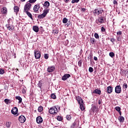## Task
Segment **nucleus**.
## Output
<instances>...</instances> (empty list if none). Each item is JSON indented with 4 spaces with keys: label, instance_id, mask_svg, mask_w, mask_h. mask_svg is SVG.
Segmentation results:
<instances>
[{
    "label": "nucleus",
    "instance_id": "obj_12",
    "mask_svg": "<svg viewBox=\"0 0 128 128\" xmlns=\"http://www.w3.org/2000/svg\"><path fill=\"white\" fill-rule=\"evenodd\" d=\"M40 8V4H36L34 6L33 10L34 12H38V10Z\"/></svg>",
    "mask_w": 128,
    "mask_h": 128
},
{
    "label": "nucleus",
    "instance_id": "obj_23",
    "mask_svg": "<svg viewBox=\"0 0 128 128\" xmlns=\"http://www.w3.org/2000/svg\"><path fill=\"white\" fill-rule=\"evenodd\" d=\"M4 102L6 104H8L12 103V100L6 98L4 99Z\"/></svg>",
    "mask_w": 128,
    "mask_h": 128
},
{
    "label": "nucleus",
    "instance_id": "obj_42",
    "mask_svg": "<svg viewBox=\"0 0 128 128\" xmlns=\"http://www.w3.org/2000/svg\"><path fill=\"white\" fill-rule=\"evenodd\" d=\"M88 70L90 72H94V68H92V67H90Z\"/></svg>",
    "mask_w": 128,
    "mask_h": 128
},
{
    "label": "nucleus",
    "instance_id": "obj_2",
    "mask_svg": "<svg viewBox=\"0 0 128 128\" xmlns=\"http://www.w3.org/2000/svg\"><path fill=\"white\" fill-rule=\"evenodd\" d=\"M48 12H50V9H44L42 11V14L38 16V20H42V18H44Z\"/></svg>",
    "mask_w": 128,
    "mask_h": 128
},
{
    "label": "nucleus",
    "instance_id": "obj_4",
    "mask_svg": "<svg viewBox=\"0 0 128 128\" xmlns=\"http://www.w3.org/2000/svg\"><path fill=\"white\" fill-rule=\"evenodd\" d=\"M77 100L80 104V110H84L85 108L84 106V100H82L80 97H78Z\"/></svg>",
    "mask_w": 128,
    "mask_h": 128
},
{
    "label": "nucleus",
    "instance_id": "obj_7",
    "mask_svg": "<svg viewBox=\"0 0 128 128\" xmlns=\"http://www.w3.org/2000/svg\"><path fill=\"white\" fill-rule=\"evenodd\" d=\"M34 57L36 58V60H38L39 58H40V52L38 50H35L34 51Z\"/></svg>",
    "mask_w": 128,
    "mask_h": 128
},
{
    "label": "nucleus",
    "instance_id": "obj_63",
    "mask_svg": "<svg viewBox=\"0 0 128 128\" xmlns=\"http://www.w3.org/2000/svg\"><path fill=\"white\" fill-rule=\"evenodd\" d=\"M16 70H18V69L16 68Z\"/></svg>",
    "mask_w": 128,
    "mask_h": 128
},
{
    "label": "nucleus",
    "instance_id": "obj_62",
    "mask_svg": "<svg viewBox=\"0 0 128 128\" xmlns=\"http://www.w3.org/2000/svg\"><path fill=\"white\" fill-rule=\"evenodd\" d=\"M110 41H111V42H112V38H111V39H110Z\"/></svg>",
    "mask_w": 128,
    "mask_h": 128
},
{
    "label": "nucleus",
    "instance_id": "obj_3",
    "mask_svg": "<svg viewBox=\"0 0 128 128\" xmlns=\"http://www.w3.org/2000/svg\"><path fill=\"white\" fill-rule=\"evenodd\" d=\"M106 22V17L104 16H100L96 20V24L98 26H100V24H104Z\"/></svg>",
    "mask_w": 128,
    "mask_h": 128
},
{
    "label": "nucleus",
    "instance_id": "obj_34",
    "mask_svg": "<svg viewBox=\"0 0 128 128\" xmlns=\"http://www.w3.org/2000/svg\"><path fill=\"white\" fill-rule=\"evenodd\" d=\"M66 118L68 120H72V116H70V115H67Z\"/></svg>",
    "mask_w": 128,
    "mask_h": 128
},
{
    "label": "nucleus",
    "instance_id": "obj_38",
    "mask_svg": "<svg viewBox=\"0 0 128 128\" xmlns=\"http://www.w3.org/2000/svg\"><path fill=\"white\" fill-rule=\"evenodd\" d=\"M48 56H48V54H44V58L45 60H48Z\"/></svg>",
    "mask_w": 128,
    "mask_h": 128
},
{
    "label": "nucleus",
    "instance_id": "obj_51",
    "mask_svg": "<svg viewBox=\"0 0 128 128\" xmlns=\"http://www.w3.org/2000/svg\"><path fill=\"white\" fill-rule=\"evenodd\" d=\"M72 0H64V2H66V4H68V2H70Z\"/></svg>",
    "mask_w": 128,
    "mask_h": 128
},
{
    "label": "nucleus",
    "instance_id": "obj_5",
    "mask_svg": "<svg viewBox=\"0 0 128 128\" xmlns=\"http://www.w3.org/2000/svg\"><path fill=\"white\" fill-rule=\"evenodd\" d=\"M31 8H32V4H30V3H29L28 2H26L24 6V12L30 10Z\"/></svg>",
    "mask_w": 128,
    "mask_h": 128
},
{
    "label": "nucleus",
    "instance_id": "obj_41",
    "mask_svg": "<svg viewBox=\"0 0 128 128\" xmlns=\"http://www.w3.org/2000/svg\"><path fill=\"white\" fill-rule=\"evenodd\" d=\"M88 60H92V54H90V56L88 58Z\"/></svg>",
    "mask_w": 128,
    "mask_h": 128
},
{
    "label": "nucleus",
    "instance_id": "obj_15",
    "mask_svg": "<svg viewBox=\"0 0 128 128\" xmlns=\"http://www.w3.org/2000/svg\"><path fill=\"white\" fill-rule=\"evenodd\" d=\"M36 122L37 124H42L43 122L42 118V116L37 117L36 118Z\"/></svg>",
    "mask_w": 128,
    "mask_h": 128
},
{
    "label": "nucleus",
    "instance_id": "obj_25",
    "mask_svg": "<svg viewBox=\"0 0 128 128\" xmlns=\"http://www.w3.org/2000/svg\"><path fill=\"white\" fill-rule=\"evenodd\" d=\"M118 120L120 122H124V118L122 116H120Z\"/></svg>",
    "mask_w": 128,
    "mask_h": 128
},
{
    "label": "nucleus",
    "instance_id": "obj_31",
    "mask_svg": "<svg viewBox=\"0 0 128 128\" xmlns=\"http://www.w3.org/2000/svg\"><path fill=\"white\" fill-rule=\"evenodd\" d=\"M36 2V0H29L28 2H29V4H34Z\"/></svg>",
    "mask_w": 128,
    "mask_h": 128
},
{
    "label": "nucleus",
    "instance_id": "obj_39",
    "mask_svg": "<svg viewBox=\"0 0 128 128\" xmlns=\"http://www.w3.org/2000/svg\"><path fill=\"white\" fill-rule=\"evenodd\" d=\"M4 74V70L3 69L0 68V74Z\"/></svg>",
    "mask_w": 128,
    "mask_h": 128
},
{
    "label": "nucleus",
    "instance_id": "obj_22",
    "mask_svg": "<svg viewBox=\"0 0 128 128\" xmlns=\"http://www.w3.org/2000/svg\"><path fill=\"white\" fill-rule=\"evenodd\" d=\"M101 92L100 90L98 89H96L94 91H93V94H100Z\"/></svg>",
    "mask_w": 128,
    "mask_h": 128
},
{
    "label": "nucleus",
    "instance_id": "obj_60",
    "mask_svg": "<svg viewBox=\"0 0 128 128\" xmlns=\"http://www.w3.org/2000/svg\"><path fill=\"white\" fill-rule=\"evenodd\" d=\"M94 108H96V106H94L93 107L92 110H94Z\"/></svg>",
    "mask_w": 128,
    "mask_h": 128
},
{
    "label": "nucleus",
    "instance_id": "obj_24",
    "mask_svg": "<svg viewBox=\"0 0 128 128\" xmlns=\"http://www.w3.org/2000/svg\"><path fill=\"white\" fill-rule=\"evenodd\" d=\"M16 100H19L18 104H20L22 100V98H21V97L20 96H16Z\"/></svg>",
    "mask_w": 128,
    "mask_h": 128
},
{
    "label": "nucleus",
    "instance_id": "obj_54",
    "mask_svg": "<svg viewBox=\"0 0 128 128\" xmlns=\"http://www.w3.org/2000/svg\"><path fill=\"white\" fill-rule=\"evenodd\" d=\"M10 22H12V18H10L8 20V24H10Z\"/></svg>",
    "mask_w": 128,
    "mask_h": 128
},
{
    "label": "nucleus",
    "instance_id": "obj_8",
    "mask_svg": "<svg viewBox=\"0 0 128 128\" xmlns=\"http://www.w3.org/2000/svg\"><path fill=\"white\" fill-rule=\"evenodd\" d=\"M54 70H56V67L54 66H48L47 68V71L48 72H52L54 71Z\"/></svg>",
    "mask_w": 128,
    "mask_h": 128
},
{
    "label": "nucleus",
    "instance_id": "obj_58",
    "mask_svg": "<svg viewBox=\"0 0 128 128\" xmlns=\"http://www.w3.org/2000/svg\"><path fill=\"white\" fill-rule=\"evenodd\" d=\"M118 112L119 113V114L120 115V116H122V112L120 110V111H119V112Z\"/></svg>",
    "mask_w": 128,
    "mask_h": 128
},
{
    "label": "nucleus",
    "instance_id": "obj_52",
    "mask_svg": "<svg viewBox=\"0 0 128 128\" xmlns=\"http://www.w3.org/2000/svg\"><path fill=\"white\" fill-rule=\"evenodd\" d=\"M109 56H110L111 58H112V52H110L109 54Z\"/></svg>",
    "mask_w": 128,
    "mask_h": 128
},
{
    "label": "nucleus",
    "instance_id": "obj_55",
    "mask_svg": "<svg viewBox=\"0 0 128 128\" xmlns=\"http://www.w3.org/2000/svg\"><path fill=\"white\" fill-rule=\"evenodd\" d=\"M86 8H82V10H82V12H86Z\"/></svg>",
    "mask_w": 128,
    "mask_h": 128
},
{
    "label": "nucleus",
    "instance_id": "obj_9",
    "mask_svg": "<svg viewBox=\"0 0 128 128\" xmlns=\"http://www.w3.org/2000/svg\"><path fill=\"white\" fill-rule=\"evenodd\" d=\"M115 92L116 94H120L122 92V87L120 86H117L115 88Z\"/></svg>",
    "mask_w": 128,
    "mask_h": 128
},
{
    "label": "nucleus",
    "instance_id": "obj_32",
    "mask_svg": "<svg viewBox=\"0 0 128 128\" xmlns=\"http://www.w3.org/2000/svg\"><path fill=\"white\" fill-rule=\"evenodd\" d=\"M90 42L91 44H94L96 41H95V40L94 38H90Z\"/></svg>",
    "mask_w": 128,
    "mask_h": 128
},
{
    "label": "nucleus",
    "instance_id": "obj_48",
    "mask_svg": "<svg viewBox=\"0 0 128 128\" xmlns=\"http://www.w3.org/2000/svg\"><path fill=\"white\" fill-rule=\"evenodd\" d=\"M98 104H102V100H100L98 102Z\"/></svg>",
    "mask_w": 128,
    "mask_h": 128
},
{
    "label": "nucleus",
    "instance_id": "obj_37",
    "mask_svg": "<svg viewBox=\"0 0 128 128\" xmlns=\"http://www.w3.org/2000/svg\"><path fill=\"white\" fill-rule=\"evenodd\" d=\"M123 88L126 90V88H128V84H126V83H124L123 84Z\"/></svg>",
    "mask_w": 128,
    "mask_h": 128
},
{
    "label": "nucleus",
    "instance_id": "obj_6",
    "mask_svg": "<svg viewBox=\"0 0 128 128\" xmlns=\"http://www.w3.org/2000/svg\"><path fill=\"white\" fill-rule=\"evenodd\" d=\"M104 12V10H102V8H100L98 9H95L94 10V14L96 16H98L99 14H102V12Z\"/></svg>",
    "mask_w": 128,
    "mask_h": 128
},
{
    "label": "nucleus",
    "instance_id": "obj_35",
    "mask_svg": "<svg viewBox=\"0 0 128 128\" xmlns=\"http://www.w3.org/2000/svg\"><path fill=\"white\" fill-rule=\"evenodd\" d=\"M80 0H72L71 2L72 4H78V2H79Z\"/></svg>",
    "mask_w": 128,
    "mask_h": 128
},
{
    "label": "nucleus",
    "instance_id": "obj_28",
    "mask_svg": "<svg viewBox=\"0 0 128 128\" xmlns=\"http://www.w3.org/2000/svg\"><path fill=\"white\" fill-rule=\"evenodd\" d=\"M68 22V20L66 18H64L62 20V22L63 24H66Z\"/></svg>",
    "mask_w": 128,
    "mask_h": 128
},
{
    "label": "nucleus",
    "instance_id": "obj_19",
    "mask_svg": "<svg viewBox=\"0 0 128 128\" xmlns=\"http://www.w3.org/2000/svg\"><path fill=\"white\" fill-rule=\"evenodd\" d=\"M32 30L35 32H38V30H40L38 27L36 26H33Z\"/></svg>",
    "mask_w": 128,
    "mask_h": 128
},
{
    "label": "nucleus",
    "instance_id": "obj_57",
    "mask_svg": "<svg viewBox=\"0 0 128 128\" xmlns=\"http://www.w3.org/2000/svg\"><path fill=\"white\" fill-rule=\"evenodd\" d=\"M76 122H74L72 124L73 126H76Z\"/></svg>",
    "mask_w": 128,
    "mask_h": 128
},
{
    "label": "nucleus",
    "instance_id": "obj_17",
    "mask_svg": "<svg viewBox=\"0 0 128 128\" xmlns=\"http://www.w3.org/2000/svg\"><path fill=\"white\" fill-rule=\"evenodd\" d=\"M6 27L8 30L12 31L14 28V27L12 25H10V24H6Z\"/></svg>",
    "mask_w": 128,
    "mask_h": 128
},
{
    "label": "nucleus",
    "instance_id": "obj_30",
    "mask_svg": "<svg viewBox=\"0 0 128 128\" xmlns=\"http://www.w3.org/2000/svg\"><path fill=\"white\" fill-rule=\"evenodd\" d=\"M57 120H58L59 122H62V117L60 116H57Z\"/></svg>",
    "mask_w": 128,
    "mask_h": 128
},
{
    "label": "nucleus",
    "instance_id": "obj_13",
    "mask_svg": "<svg viewBox=\"0 0 128 128\" xmlns=\"http://www.w3.org/2000/svg\"><path fill=\"white\" fill-rule=\"evenodd\" d=\"M1 12L4 16H6L8 14V8L6 7H4L1 9Z\"/></svg>",
    "mask_w": 128,
    "mask_h": 128
},
{
    "label": "nucleus",
    "instance_id": "obj_16",
    "mask_svg": "<svg viewBox=\"0 0 128 128\" xmlns=\"http://www.w3.org/2000/svg\"><path fill=\"white\" fill-rule=\"evenodd\" d=\"M70 78V74H65L62 77V80H66V79H68Z\"/></svg>",
    "mask_w": 128,
    "mask_h": 128
},
{
    "label": "nucleus",
    "instance_id": "obj_20",
    "mask_svg": "<svg viewBox=\"0 0 128 128\" xmlns=\"http://www.w3.org/2000/svg\"><path fill=\"white\" fill-rule=\"evenodd\" d=\"M24 12H25V14H26L27 16H28L30 17L31 20H34V18H32V14L30 12L27 11Z\"/></svg>",
    "mask_w": 128,
    "mask_h": 128
},
{
    "label": "nucleus",
    "instance_id": "obj_36",
    "mask_svg": "<svg viewBox=\"0 0 128 128\" xmlns=\"http://www.w3.org/2000/svg\"><path fill=\"white\" fill-rule=\"evenodd\" d=\"M51 98H54V100H56V96L54 94H51Z\"/></svg>",
    "mask_w": 128,
    "mask_h": 128
},
{
    "label": "nucleus",
    "instance_id": "obj_61",
    "mask_svg": "<svg viewBox=\"0 0 128 128\" xmlns=\"http://www.w3.org/2000/svg\"><path fill=\"white\" fill-rule=\"evenodd\" d=\"M114 56V52H112V56Z\"/></svg>",
    "mask_w": 128,
    "mask_h": 128
},
{
    "label": "nucleus",
    "instance_id": "obj_1",
    "mask_svg": "<svg viewBox=\"0 0 128 128\" xmlns=\"http://www.w3.org/2000/svg\"><path fill=\"white\" fill-rule=\"evenodd\" d=\"M58 108L60 110L58 106H54V107L50 108L49 110V112L50 114H56L58 112Z\"/></svg>",
    "mask_w": 128,
    "mask_h": 128
},
{
    "label": "nucleus",
    "instance_id": "obj_45",
    "mask_svg": "<svg viewBox=\"0 0 128 128\" xmlns=\"http://www.w3.org/2000/svg\"><path fill=\"white\" fill-rule=\"evenodd\" d=\"M124 73H125L126 76H127V78H128V69L124 71Z\"/></svg>",
    "mask_w": 128,
    "mask_h": 128
},
{
    "label": "nucleus",
    "instance_id": "obj_27",
    "mask_svg": "<svg viewBox=\"0 0 128 128\" xmlns=\"http://www.w3.org/2000/svg\"><path fill=\"white\" fill-rule=\"evenodd\" d=\"M44 110V108L42 106H40L38 108V112H42Z\"/></svg>",
    "mask_w": 128,
    "mask_h": 128
},
{
    "label": "nucleus",
    "instance_id": "obj_40",
    "mask_svg": "<svg viewBox=\"0 0 128 128\" xmlns=\"http://www.w3.org/2000/svg\"><path fill=\"white\" fill-rule=\"evenodd\" d=\"M115 110H117V112H120V106H116V107L115 108Z\"/></svg>",
    "mask_w": 128,
    "mask_h": 128
},
{
    "label": "nucleus",
    "instance_id": "obj_14",
    "mask_svg": "<svg viewBox=\"0 0 128 128\" xmlns=\"http://www.w3.org/2000/svg\"><path fill=\"white\" fill-rule=\"evenodd\" d=\"M42 4L44 8H46V10H48V8L50 7V4L48 1L45 2L44 3Z\"/></svg>",
    "mask_w": 128,
    "mask_h": 128
},
{
    "label": "nucleus",
    "instance_id": "obj_64",
    "mask_svg": "<svg viewBox=\"0 0 128 128\" xmlns=\"http://www.w3.org/2000/svg\"><path fill=\"white\" fill-rule=\"evenodd\" d=\"M128 0L126 1V2H128Z\"/></svg>",
    "mask_w": 128,
    "mask_h": 128
},
{
    "label": "nucleus",
    "instance_id": "obj_46",
    "mask_svg": "<svg viewBox=\"0 0 128 128\" xmlns=\"http://www.w3.org/2000/svg\"><path fill=\"white\" fill-rule=\"evenodd\" d=\"M122 34V31H119L117 32L118 36H120L121 34Z\"/></svg>",
    "mask_w": 128,
    "mask_h": 128
},
{
    "label": "nucleus",
    "instance_id": "obj_53",
    "mask_svg": "<svg viewBox=\"0 0 128 128\" xmlns=\"http://www.w3.org/2000/svg\"><path fill=\"white\" fill-rule=\"evenodd\" d=\"M38 88H42V84L38 83Z\"/></svg>",
    "mask_w": 128,
    "mask_h": 128
},
{
    "label": "nucleus",
    "instance_id": "obj_21",
    "mask_svg": "<svg viewBox=\"0 0 128 128\" xmlns=\"http://www.w3.org/2000/svg\"><path fill=\"white\" fill-rule=\"evenodd\" d=\"M14 12L16 14H18L20 11V8L18 6H14Z\"/></svg>",
    "mask_w": 128,
    "mask_h": 128
},
{
    "label": "nucleus",
    "instance_id": "obj_33",
    "mask_svg": "<svg viewBox=\"0 0 128 128\" xmlns=\"http://www.w3.org/2000/svg\"><path fill=\"white\" fill-rule=\"evenodd\" d=\"M94 36L96 38V40H98V38H100V36L98 33H95L94 34Z\"/></svg>",
    "mask_w": 128,
    "mask_h": 128
},
{
    "label": "nucleus",
    "instance_id": "obj_47",
    "mask_svg": "<svg viewBox=\"0 0 128 128\" xmlns=\"http://www.w3.org/2000/svg\"><path fill=\"white\" fill-rule=\"evenodd\" d=\"M22 94H26V89L24 88H22Z\"/></svg>",
    "mask_w": 128,
    "mask_h": 128
},
{
    "label": "nucleus",
    "instance_id": "obj_50",
    "mask_svg": "<svg viewBox=\"0 0 128 128\" xmlns=\"http://www.w3.org/2000/svg\"><path fill=\"white\" fill-rule=\"evenodd\" d=\"M113 4H116V5H118V2H116V0H114L113 1Z\"/></svg>",
    "mask_w": 128,
    "mask_h": 128
},
{
    "label": "nucleus",
    "instance_id": "obj_49",
    "mask_svg": "<svg viewBox=\"0 0 128 128\" xmlns=\"http://www.w3.org/2000/svg\"><path fill=\"white\" fill-rule=\"evenodd\" d=\"M117 40H118V42H120L122 40V38H120V36L118 37Z\"/></svg>",
    "mask_w": 128,
    "mask_h": 128
},
{
    "label": "nucleus",
    "instance_id": "obj_44",
    "mask_svg": "<svg viewBox=\"0 0 128 128\" xmlns=\"http://www.w3.org/2000/svg\"><path fill=\"white\" fill-rule=\"evenodd\" d=\"M101 30L102 32H106V28H104V26H102L101 28Z\"/></svg>",
    "mask_w": 128,
    "mask_h": 128
},
{
    "label": "nucleus",
    "instance_id": "obj_59",
    "mask_svg": "<svg viewBox=\"0 0 128 128\" xmlns=\"http://www.w3.org/2000/svg\"><path fill=\"white\" fill-rule=\"evenodd\" d=\"M21 0V2H26V0Z\"/></svg>",
    "mask_w": 128,
    "mask_h": 128
},
{
    "label": "nucleus",
    "instance_id": "obj_10",
    "mask_svg": "<svg viewBox=\"0 0 128 128\" xmlns=\"http://www.w3.org/2000/svg\"><path fill=\"white\" fill-rule=\"evenodd\" d=\"M18 120L21 122V124H24V122L26 120V117L22 115L18 118Z\"/></svg>",
    "mask_w": 128,
    "mask_h": 128
},
{
    "label": "nucleus",
    "instance_id": "obj_43",
    "mask_svg": "<svg viewBox=\"0 0 128 128\" xmlns=\"http://www.w3.org/2000/svg\"><path fill=\"white\" fill-rule=\"evenodd\" d=\"M82 60H79L78 62V66H82Z\"/></svg>",
    "mask_w": 128,
    "mask_h": 128
},
{
    "label": "nucleus",
    "instance_id": "obj_56",
    "mask_svg": "<svg viewBox=\"0 0 128 128\" xmlns=\"http://www.w3.org/2000/svg\"><path fill=\"white\" fill-rule=\"evenodd\" d=\"M94 58L95 60H98V58L96 56H94Z\"/></svg>",
    "mask_w": 128,
    "mask_h": 128
},
{
    "label": "nucleus",
    "instance_id": "obj_18",
    "mask_svg": "<svg viewBox=\"0 0 128 128\" xmlns=\"http://www.w3.org/2000/svg\"><path fill=\"white\" fill-rule=\"evenodd\" d=\"M107 92L108 94H112V88L111 86H108L107 88Z\"/></svg>",
    "mask_w": 128,
    "mask_h": 128
},
{
    "label": "nucleus",
    "instance_id": "obj_29",
    "mask_svg": "<svg viewBox=\"0 0 128 128\" xmlns=\"http://www.w3.org/2000/svg\"><path fill=\"white\" fill-rule=\"evenodd\" d=\"M52 34H58V30L56 29L53 30Z\"/></svg>",
    "mask_w": 128,
    "mask_h": 128
},
{
    "label": "nucleus",
    "instance_id": "obj_26",
    "mask_svg": "<svg viewBox=\"0 0 128 128\" xmlns=\"http://www.w3.org/2000/svg\"><path fill=\"white\" fill-rule=\"evenodd\" d=\"M10 126H12V122H6V126L7 128H10Z\"/></svg>",
    "mask_w": 128,
    "mask_h": 128
},
{
    "label": "nucleus",
    "instance_id": "obj_11",
    "mask_svg": "<svg viewBox=\"0 0 128 128\" xmlns=\"http://www.w3.org/2000/svg\"><path fill=\"white\" fill-rule=\"evenodd\" d=\"M11 112L12 114H18V108L14 107L11 110Z\"/></svg>",
    "mask_w": 128,
    "mask_h": 128
}]
</instances>
